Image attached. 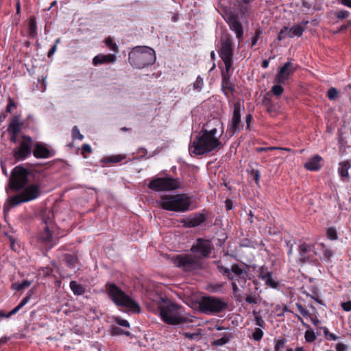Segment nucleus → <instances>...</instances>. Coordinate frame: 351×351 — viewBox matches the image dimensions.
<instances>
[{"instance_id": "5701e85b", "label": "nucleus", "mask_w": 351, "mask_h": 351, "mask_svg": "<svg viewBox=\"0 0 351 351\" xmlns=\"http://www.w3.org/2000/svg\"><path fill=\"white\" fill-rule=\"evenodd\" d=\"M221 90L226 97H229V93L235 90L234 84L230 82V73H222Z\"/></svg>"}, {"instance_id": "a19ab883", "label": "nucleus", "mask_w": 351, "mask_h": 351, "mask_svg": "<svg viewBox=\"0 0 351 351\" xmlns=\"http://www.w3.org/2000/svg\"><path fill=\"white\" fill-rule=\"evenodd\" d=\"M72 138L73 139L83 140L84 136L80 133L77 126L75 125L72 129Z\"/></svg>"}, {"instance_id": "c756f323", "label": "nucleus", "mask_w": 351, "mask_h": 351, "mask_svg": "<svg viewBox=\"0 0 351 351\" xmlns=\"http://www.w3.org/2000/svg\"><path fill=\"white\" fill-rule=\"evenodd\" d=\"M304 27L300 24H295L291 28L289 29V37H300L302 35Z\"/></svg>"}, {"instance_id": "c03bdc74", "label": "nucleus", "mask_w": 351, "mask_h": 351, "mask_svg": "<svg viewBox=\"0 0 351 351\" xmlns=\"http://www.w3.org/2000/svg\"><path fill=\"white\" fill-rule=\"evenodd\" d=\"M287 36L289 37V28L284 27L278 34V40H282Z\"/></svg>"}, {"instance_id": "0eeeda50", "label": "nucleus", "mask_w": 351, "mask_h": 351, "mask_svg": "<svg viewBox=\"0 0 351 351\" xmlns=\"http://www.w3.org/2000/svg\"><path fill=\"white\" fill-rule=\"evenodd\" d=\"M217 267L221 275L228 280L237 281L241 288L246 286L247 271L243 266L237 263H233L230 268L224 267L221 261L217 262Z\"/></svg>"}, {"instance_id": "13d9d810", "label": "nucleus", "mask_w": 351, "mask_h": 351, "mask_svg": "<svg viewBox=\"0 0 351 351\" xmlns=\"http://www.w3.org/2000/svg\"><path fill=\"white\" fill-rule=\"evenodd\" d=\"M183 335L187 338V339H197L199 338V333H195V332H193V333H191V332H184L183 334Z\"/></svg>"}, {"instance_id": "4468645a", "label": "nucleus", "mask_w": 351, "mask_h": 351, "mask_svg": "<svg viewBox=\"0 0 351 351\" xmlns=\"http://www.w3.org/2000/svg\"><path fill=\"white\" fill-rule=\"evenodd\" d=\"M241 105L239 101L234 104L232 117L230 123L228 125L226 133L232 137L235 134L239 133L243 128V124L241 119Z\"/></svg>"}, {"instance_id": "412c9836", "label": "nucleus", "mask_w": 351, "mask_h": 351, "mask_svg": "<svg viewBox=\"0 0 351 351\" xmlns=\"http://www.w3.org/2000/svg\"><path fill=\"white\" fill-rule=\"evenodd\" d=\"M205 220L204 215L197 213L190 215L186 220H184L183 223L184 227L194 228L201 225Z\"/></svg>"}, {"instance_id": "6e6552de", "label": "nucleus", "mask_w": 351, "mask_h": 351, "mask_svg": "<svg viewBox=\"0 0 351 351\" xmlns=\"http://www.w3.org/2000/svg\"><path fill=\"white\" fill-rule=\"evenodd\" d=\"M201 312L206 315H217L228 307L223 298L215 296H204L199 303Z\"/></svg>"}, {"instance_id": "5fc2aeb1", "label": "nucleus", "mask_w": 351, "mask_h": 351, "mask_svg": "<svg viewBox=\"0 0 351 351\" xmlns=\"http://www.w3.org/2000/svg\"><path fill=\"white\" fill-rule=\"evenodd\" d=\"M348 15H349L348 12L346 10H339L336 13V16L338 19H346L348 16Z\"/></svg>"}, {"instance_id": "f704fd0d", "label": "nucleus", "mask_w": 351, "mask_h": 351, "mask_svg": "<svg viewBox=\"0 0 351 351\" xmlns=\"http://www.w3.org/2000/svg\"><path fill=\"white\" fill-rule=\"evenodd\" d=\"M125 156H123V155H114V156L105 157L102 160V161L106 163H109V162L117 163V162H121V160L125 159Z\"/></svg>"}, {"instance_id": "72a5a7b5", "label": "nucleus", "mask_w": 351, "mask_h": 351, "mask_svg": "<svg viewBox=\"0 0 351 351\" xmlns=\"http://www.w3.org/2000/svg\"><path fill=\"white\" fill-rule=\"evenodd\" d=\"M273 274L271 273L269 275H268L267 276H265L263 277V281H265V284L271 287V288H274V289H276L278 288V287L279 286V282L278 281H276L273 277Z\"/></svg>"}, {"instance_id": "774afa93", "label": "nucleus", "mask_w": 351, "mask_h": 351, "mask_svg": "<svg viewBox=\"0 0 351 351\" xmlns=\"http://www.w3.org/2000/svg\"><path fill=\"white\" fill-rule=\"evenodd\" d=\"M252 173L254 176V180H255L256 183L258 184L261 178V174L259 171L253 170Z\"/></svg>"}, {"instance_id": "37998d69", "label": "nucleus", "mask_w": 351, "mask_h": 351, "mask_svg": "<svg viewBox=\"0 0 351 351\" xmlns=\"http://www.w3.org/2000/svg\"><path fill=\"white\" fill-rule=\"evenodd\" d=\"M338 95V91L335 88H330L328 90L327 97L330 100H335Z\"/></svg>"}, {"instance_id": "2f4dec72", "label": "nucleus", "mask_w": 351, "mask_h": 351, "mask_svg": "<svg viewBox=\"0 0 351 351\" xmlns=\"http://www.w3.org/2000/svg\"><path fill=\"white\" fill-rule=\"evenodd\" d=\"M232 337V335L230 333H225L222 337L220 339H217L213 340L211 342L212 346H222L228 343Z\"/></svg>"}, {"instance_id": "9d476101", "label": "nucleus", "mask_w": 351, "mask_h": 351, "mask_svg": "<svg viewBox=\"0 0 351 351\" xmlns=\"http://www.w3.org/2000/svg\"><path fill=\"white\" fill-rule=\"evenodd\" d=\"M43 230L38 234V240L45 246L52 248L58 241L53 235L54 226L52 219L49 217L43 216L42 219Z\"/></svg>"}, {"instance_id": "ea45409f", "label": "nucleus", "mask_w": 351, "mask_h": 351, "mask_svg": "<svg viewBox=\"0 0 351 351\" xmlns=\"http://www.w3.org/2000/svg\"><path fill=\"white\" fill-rule=\"evenodd\" d=\"M274 342H275L274 350L275 351H281L282 349L284 348L287 341L285 339H275Z\"/></svg>"}, {"instance_id": "20e7f679", "label": "nucleus", "mask_w": 351, "mask_h": 351, "mask_svg": "<svg viewBox=\"0 0 351 351\" xmlns=\"http://www.w3.org/2000/svg\"><path fill=\"white\" fill-rule=\"evenodd\" d=\"M158 204L163 210L177 213H184L192 209L191 198L184 193L162 195Z\"/></svg>"}, {"instance_id": "de8ad7c7", "label": "nucleus", "mask_w": 351, "mask_h": 351, "mask_svg": "<svg viewBox=\"0 0 351 351\" xmlns=\"http://www.w3.org/2000/svg\"><path fill=\"white\" fill-rule=\"evenodd\" d=\"M326 234L328 239L330 240H336L337 239V234L336 230L333 228H328Z\"/></svg>"}, {"instance_id": "09e8293b", "label": "nucleus", "mask_w": 351, "mask_h": 351, "mask_svg": "<svg viewBox=\"0 0 351 351\" xmlns=\"http://www.w3.org/2000/svg\"><path fill=\"white\" fill-rule=\"evenodd\" d=\"M258 273H259V277L260 278H261L262 280H263V277H266L268 275H269L271 272V271H268V269L265 267V266H262L259 268V270H258Z\"/></svg>"}, {"instance_id": "393cba45", "label": "nucleus", "mask_w": 351, "mask_h": 351, "mask_svg": "<svg viewBox=\"0 0 351 351\" xmlns=\"http://www.w3.org/2000/svg\"><path fill=\"white\" fill-rule=\"evenodd\" d=\"M351 168V160H347L339 163L338 173L342 180L349 178L348 170Z\"/></svg>"}, {"instance_id": "dca6fc26", "label": "nucleus", "mask_w": 351, "mask_h": 351, "mask_svg": "<svg viewBox=\"0 0 351 351\" xmlns=\"http://www.w3.org/2000/svg\"><path fill=\"white\" fill-rule=\"evenodd\" d=\"M311 253L315 255L316 254V252L314 251V245H310L306 243L300 244L298 246V254L300 256L298 260V264L304 265L307 263L316 264L318 261L317 258H314Z\"/></svg>"}, {"instance_id": "58836bf2", "label": "nucleus", "mask_w": 351, "mask_h": 351, "mask_svg": "<svg viewBox=\"0 0 351 351\" xmlns=\"http://www.w3.org/2000/svg\"><path fill=\"white\" fill-rule=\"evenodd\" d=\"M203 86V78L200 75H198L195 82L193 84V88L194 90H196L197 91L199 92L202 90Z\"/></svg>"}, {"instance_id": "052dcab7", "label": "nucleus", "mask_w": 351, "mask_h": 351, "mask_svg": "<svg viewBox=\"0 0 351 351\" xmlns=\"http://www.w3.org/2000/svg\"><path fill=\"white\" fill-rule=\"evenodd\" d=\"M341 308L345 311H351V301H347L341 303Z\"/></svg>"}, {"instance_id": "680f3d73", "label": "nucleus", "mask_w": 351, "mask_h": 351, "mask_svg": "<svg viewBox=\"0 0 351 351\" xmlns=\"http://www.w3.org/2000/svg\"><path fill=\"white\" fill-rule=\"evenodd\" d=\"M337 351H347L348 346L342 343H339L336 345Z\"/></svg>"}, {"instance_id": "1a4fd4ad", "label": "nucleus", "mask_w": 351, "mask_h": 351, "mask_svg": "<svg viewBox=\"0 0 351 351\" xmlns=\"http://www.w3.org/2000/svg\"><path fill=\"white\" fill-rule=\"evenodd\" d=\"M173 263L186 272L197 271L202 268L201 258L193 254H179L172 258Z\"/></svg>"}, {"instance_id": "3c124183", "label": "nucleus", "mask_w": 351, "mask_h": 351, "mask_svg": "<svg viewBox=\"0 0 351 351\" xmlns=\"http://www.w3.org/2000/svg\"><path fill=\"white\" fill-rule=\"evenodd\" d=\"M231 286L232 289V292L234 295L235 298H237L239 293V284L237 281L235 280H231Z\"/></svg>"}, {"instance_id": "9b49d317", "label": "nucleus", "mask_w": 351, "mask_h": 351, "mask_svg": "<svg viewBox=\"0 0 351 351\" xmlns=\"http://www.w3.org/2000/svg\"><path fill=\"white\" fill-rule=\"evenodd\" d=\"M29 171L22 165L15 167L9 179V188L13 191H19L28 182Z\"/></svg>"}, {"instance_id": "6e6d98bb", "label": "nucleus", "mask_w": 351, "mask_h": 351, "mask_svg": "<svg viewBox=\"0 0 351 351\" xmlns=\"http://www.w3.org/2000/svg\"><path fill=\"white\" fill-rule=\"evenodd\" d=\"M245 301L246 302H247L248 304H257L258 303V299L256 298V295H247L246 298H245Z\"/></svg>"}, {"instance_id": "bb28decb", "label": "nucleus", "mask_w": 351, "mask_h": 351, "mask_svg": "<svg viewBox=\"0 0 351 351\" xmlns=\"http://www.w3.org/2000/svg\"><path fill=\"white\" fill-rule=\"evenodd\" d=\"M239 245L241 247H250L253 249L260 247L261 250H262L265 245L263 242L258 243L257 241L248 238L241 239L240 241Z\"/></svg>"}, {"instance_id": "e2e57ef3", "label": "nucleus", "mask_w": 351, "mask_h": 351, "mask_svg": "<svg viewBox=\"0 0 351 351\" xmlns=\"http://www.w3.org/2000/svg\"><path fill=\"white\" fill-rule=\"evenodd\" d=\"M247 12H248V9L246 6L241 5L239 8V12L240 15L241 16V17H243Z\"/></svg>"}, {"instance_id": "4c0bfd02", "label": "nucleus", "mask_w": 351, "mask_h": 351, "mask_svg": "<svg viewBox=\"0 0 351 351\" xmlns=\"http://www.w3.org/2000/svg\"><path fill=\"white\" fill-rule=\"evenodd\" d=\"M112 335H125L126 336H130V332L129 331H124L123 329L119 328V326H114L111 330Z\"/></svg>"}, {"instance_id": "f257e3e1", "label": "nucleus", "mask_w": 351, "mask_h": 351, "mask_svg": "<svg viewBox=\"0 0 351 351\" xmlns=\"http://www.w3.org/2000/svg\"><path fill=\"white\" fill-rule=\"evenodd\" d=\"M153 301L156 302L161 319L169 325L186 324L189 319L185 316L184 308L167 297L156 295Z\"/></svg>"}, {"instance_id": "c85d7f7f", "label": "nucleus", "mask_w": 351, "mask_h": 351, "mask_svg": "<svg viewBox=\"0 0 351 351\" xmlns=\"http://www.w3.org/2000/svg\"><path fill=\"white\" fill-rule=\"evenodd\" d=\"M31 295L27 293V295L21 301V302L10 311L6 315H4L5 318H8L12 315L16 314L19 310H21L29 300Z\"/></svg>"}, {"instance_id": "338daca9", "label": "nucleus", "mask_w": 351, "mask_h": 351, "mask_svg": "<svg viewBox=\"0 0 351 351\" xmlns=\"http://www.w3.org/2000/svg\"><path fill=\"white\" fill-rule=\"evenodd\" d=\"M252 120V116L251 114H248L245 117V122H246V128L247 129H250V123Z\"/></svg>"}, {"instance_id": "7c9ffc66", "label": "nucleus", "mask_w": 351, "mask_h": 351, "mask_svg": "<svg viewBox=\"0 0 351 351\" xmlns=\"http://www.w3.org/2000/svg\"><path fill=\"white\" fill-rule=\"evenodd\" d=\"M70 288L74 295H83L86 289L84 286L81 284L77 283L76 281L72 280L70 282Z\"/></svg>"}, {"instance_id": "79ce46f5", "label": "nucleus", "mask_w": 351, "mask_h": 351, "mask_svg": "<svg viewBox=\"0 0 351 351\" xmlns=\"http://www.w3.org/2000/svg\"><path fill=\"white\" fill-rule=\"evenodd\" d=\"M225 65V71H222V73H230V71L233 65L232 58L222 60Z\"/></svg>"}, {"instance_id": "39448f33", "label": "nucleus", "mask_w": 351, "mask_h": 351, "mask_svg": "<svg viewBox=\"0 0 351 351\" xmlns=\"http://www.w3.org/2000/svg\"><path fill=\"white\" fill-rule=\"evenodd\" d=\"M20 193L8 199V204H5L3 211L5 213L10 207L18 206L38 198L41 195V189L38 184H26L20 190Z\"/></svg>"}, {"instance_id": "0e129e2a", "label": "nucleus", "mask_w": 351, "mask_h": 351, "mask_svg": "<svg viewBox=\"0 0 351 351\" xmlns=\"http://www.w3.org/2000/svg\"><path fill=\"white\" fill-rule=\"evenodd\" d=\"M226 208L227 210H230L233 208V202L231 199H226L225 201Z\"/></svg>"}, {"instance_id": "4be33fe9", "label": "nucleus", "mask_w": 351, "mask_h": 351, "mask_svg": "<svg viewBox=\"0 0 351 351\" xmlns=\"http://www.w3.org/2000/svg\"><path fill=\"white\" fill-rule=\"evenodd\" d=\"M23 124L24 122L20 119V116L15 115L10 120L7 131L9 134H19Z\"/></svg>"}, {"instance_id": "864d4df0", "label": "nucleus", "mask_w": 351, "mask_h": 351, "mask_svg": "<svg viewBox=\"0 0 351 351\" xmlns=\"http://www.w3.org/2000/svg\"><path fill=\"white\" fill-rule=\"evenodd\" d=\"M92 152V148L90 145L88 144H84L82 146V154L84 156V158H86L85 154L86 153H91Z\"/></svg>"}, {"instance_id": "f3484780", "label": "nucleus", "mask_w": 351, "mask_h": 351, "mask_svg": "<svg viewBox=\"0 0 351 351\" xmlns=\"http://www.w3.org/2000/svg\"><path fill=\"white\" fill-rule=\"evenodd\" d=\"M234 43L232 36L226 34L221 40V47L219 51V57L221 60L233 58Z\"/></svg>"}, {"instance_id": "69168bd1", "label": "nucleus", "mask_w": 351, "mask_h": 351, "mask_svg": "<svg viewBox=\"0 0 351 351\" xmlns=\"http://www.w3.org/2000/svg\"><path fill=\"white\" fill-rule=\"evenodd\" d=\"M106 44L111 48V49H112L113 51H116L117 46L115 43H112L111 39H110V38L107 39Z\"/></svg>"}, {"instance_id": "f8f14e48", "label": "nucleus", "mask_w": 351, "mask_h": 351, "mask_svg": "<svg viewBox=\"0 0 351 351\" xmlns=\"http://www.w3.org/2000/svg\"><path fill=\"white\" fill-rule=\"evenodd\" d=\"M148 187L155 191H173L180 188V182L178 179L171 177L153 178Z\"/></svg>"}, {"instance_id": "ddd939ff", "label": "nucleus", "mask_w": 351, "mask_h": 351, "mask_svg": "<svg viewBox=\"0 0 351 351\" xmlns=\"http://www.w3.org/2000/svg\"><path fill=\"white\" fill-rule=\"evenodd\" d=\"M32 147V138L27 135H23L19 146L12 151L13 157L18 161L25 160L31 155Z\"/></svg>"}, {"instance_id": "a211bd4d", "label": "nucleus", "mask_w": 351, "mask_h": 351, "mask_svg": "<svg viewBox=\"0 0 351 351\" xmlns=\"http://www.w3.org/2000/svg\"><path fill=\"white\" fill-rule=\"evenodd\" d=\"M213 250L212 243L210 240L197 239L192 245L191 251L193 253L199 254L202 257H208Z\"/></svg>"}, {"instance_id": "473e14b6", "label": "nucleus", "mask_w": 351, "mask_h": 351, "mask_svg": "<svg viewBox=\"0 0 351 351\" xmlns=\"http://www.w3.org/2000/svg\"><path fill=\"white\" fill-rule=\"evenodd\" d=\"M31 285V281L28 280H23L21 283L14 282L12 284V289L17 291L23 290Z\"/></svg>"}, {"instance_id": "6ab92c4d", "label": "nucleus", "mask_w": 351, "mask_h": 351, "mask_svg": "<svg viewBox=\"0 0 351 351\" xmlns=\"http://www.w3.org/2000/svg\"><path fill=\"white\" fill-rule=\"evenodd\" d=\"M34 147L32 153L36 158H49L53 156L56 152L53 149H49L47 145L42 142H36L33 143Z\"/></svg>"}, {"instance_id": "423d86ee", "label": "nucleus", "mask_w": 351, "mask_h": 351, "mask_svg": "<svg viewBox=\"0 0 351 351\" xmlns=\"http://www.w3.org/2000/svg\"><path fill=\"white\" fill-rule=\"evenodd\" d=\"M128 60L136 69H143L154 64L156 54L153 49L146 46H138L129 53Z\"/></svg>"}, {"instance_id": "e433bc0d", "label": "nucleus", "mask_w": 351, "mask_h": 351, "mask_svg": "<svg viewBox=\"0 0 351 351\" xmlns=\"http://www.w3.org/2000/svg\"><path fill=\"white\" fill-rule=\"evenodd\" d=\"M264 332L261 328H255L253 330L252 335L250 336L252 339L259 341L262 339Z\"/></svg>"}, {"instance_id": "b1692460", "label": "nucleus", "mask_w": 351, "mask_h": 351, "mask_svg": "<svg viewBox=\"0 0 351 351\" xmlns=\"http://www.w3.org/2000/svg\"><path fill=\"white\" fill-rule=\"evenodd\" d=\"M322 158L318 155L311 158L308 161L304 163V167L310 171H318L322 168L321 161Z\"/></svg>"}, {"instance_id": "cd10ccee", "label": "nucleus", "mask_w": 351, "mask_h": 351, "mask_svg": "<svg viewBox=\"0 0 351 351\" xmlns=\"http://www.w3.org/2000/svg\"><path fill=\"white\" fill-rule=\"evenodd\" d=\"M64 263L70 268H75L78 258L75 254H65L62 256Z\"/></svg>"}, {"instance_id": "a878e982", "label": "nucleus", "mask_w": 351, "mask_h": 351, "mask_svg": "<svg viewBox=\"0 0 351 351\" xmlns=\"http://www.w3.org/2000/svg\"><path fill=\"white\" fill-rule=\"evenodd\" d=\"M116 60V57L114 54L107 55H97L93 59V63L95 66L106 64V63H113Z\"/></svg>"}, {"instance_id": "bf43d9fd", "label": "nucleus", "mask_w": 351, "mask_h": 351, "mask_svg": "<svg viewBox=\"0 0 351 351\" xmlns=\"http://www.w3.org/2000/svg\"><path fill=\"white\" fill-rule=\"evenodd\" d=\"M12 107L16 108V105L14 101L11 97H9L8 98V105H7V107H6V112H11V108Z\"/></svg>"}, {"instance_id": "603ef678", "label": "nucleus", "mask_w": 351, "mask_h": 351, "mask_svg": "<svg viewBox=\"0 0 351 351\" xmlns=\"http://www.w3.org/2000/svg\"><path fill=\"white\" fill-rule=\"evenodd\" d=\"M296 306L300 311V313L304 316L307 317L310 315V313L308 310L303 307V306L300 303H296Z\"/></svg>"}, {"instance_id": "2eb2a0df", "label": "nucleus", "mask_w": 351, "mask_h": 351, "mask_svg": "<svg viewBox=\"0 0 351 351\" xmlns=\"http://www.w3.org/2000/svg\"><path fill=\"white\" fill-rule=\"evenodd\" d=\"M225 21L230 30L235 33L239 42H242L243 40V28L239 20V14L232 11L226 12Z\"/></svg>"}, {"instance_id": "8fccbe9b", "label": "nucleus", "mask_w": 351, "mask_h": 351, "mask_svg": "<svg viewBox=\"0 0 351 351\" xmlns=\"http://www.w3.org/2000/svg\"><path fill=\"white\" fill-rule=\"evenodd\" d=\"M114 320H115V322L121 326H123V327H126V328L130 327L129 322L125 319H121L119 317H115Z\"/></svg>"}, {"instance_id": "a18cd8bd", "label": "nucleus", "mask_w": 351, "mask_h": 351, "mask_svg": "<svg viewBox=\"0 0 351 351\" xmlns=\"http://www.w3.org/2000/svg\"><path fill=\"white\" fill-rule=\"evenodd\" d=\"M305 339L307 342H313L315 340L316 337L313 330H306L304 335Z\"/></svg>"}, {"instance_id": "4d7b16f0", "label": "nucleus", "mask_w": 351, "mask_h": 351, "mask_svg": "<svg viewBox=\"0 0 351 351\" xmlns=\"http://www.w3.org/2000/svg\"><path fill=\"white\" fill-rule=\"evenodd\" d=\"M261 34V32L259 29H257L255 32L254 36L252 38V47L254 46L256 44L257 41L260 38Z\"/></svg>"}, {"instance_id": "49530a36", "label": "nucleus", "mask_w": 351, "mask_h": 351, "mask_svg": "<svg viewBox=\"0 0 351 351\" xmlns=\"http://www.w3.org/2000/svg\"><path fill=\"white\" fill-rule=\"evenodd\" d=\"M284 91V88L280 85H274L271 88V93L276 96H280Z\"/></svg>"}, {"instance_id": "7ed1b4c3", "label": "nucleus", "mask_w": 351, "mask_h": 351, "mask_svg": "<svg viewBox=\"0 0 351 351\" xmlns=\"http://www.w3.org/2000/svg\"><path fill=\"white\" fill-rule=\"evenodd\" d=\"M106 289L108 297L116 306L124 307L132 313H139L141 312L140 305L115 284L106 283Z\"/></svg>"}, {"instance_id": "c9c22d12", "label": "nucleus", "mask_w": 351, "mask_h": 351, "mask_svg": "<svg viewBox=\"0 0 351 351\" xmlns=\"http://www.w3.org/2000/svg\"><path fill=\"white\" fill-rule=\"evenodd\" d=\"M253 314L254 315V322L256 326H259L261 328H265L266 324L262 316L255 311H253Z\"/></svg>"}, {"instance_id": "f03ea898", "label": "nucleus", "mask_w": 351, "mask_h": 351, "mask_svg": "<svg viewBox=\"0 0 351 351\" xmlns=\"http://www.w3.org/2000/svg\"><path fill=\"white\" fill-rule=\"evenodd\" d=\"M217 132L216 128L210 131L203 128L194 138L189 152L195 155H203L213 151L221 144L219 138L215 136Z\"/></svg>"}, {"instance_id": "aec40b11", "label": "nucleus", "mask_w": 351, "mask_h": 351, "mask_svg": "<svg viewBox=\"0 0 351 351\" xmlns=\"http://www.w3.org/2000/svg\"><path fill=\"white\" fill-rule=\"evenodd\" d=\"M295 69V66L291 62H287L285 63V64L279 69L276 77V81L279 84H285L289 79V75L294 73Z\"/></svg>"}]
</instances>
